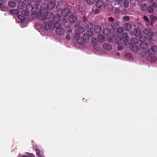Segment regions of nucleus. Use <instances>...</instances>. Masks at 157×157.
<instances>
[{"label": "nucleus", "instance_id": "obj_1", "mask_svg": "<svg viewBox=\"0 0 157 157\" xmlns=\"http://www.w3.org/2000/svg\"><path fill=\"white\" fill-rule=\"evenodd\" d=\"M60 17L59 16H55L54 17V21L49 20L47 22H44L43 24V27L45 30H48L49 28L53 29L55 26L58 24V21L60 20Z\"/></svg>", "mask_w": 157, "mask_h": 157}, {"label": "nucleus", "instance_id": "obj_2", "mask_svg": "<svg viewBox=\"0 0 157 157\" xmlns=\"http://www.w3.org/2000/svg\"><path fill=\"white\" fill-rule=\"evenodd\" d=\"M39 15L41 17L40 18L42 20L49 19L52 17L53 15L51 13H45L41 12Z\"/></svg>", "mask_w": 157, "mask_h": 157}, {"label": "nucleus", "instance_id": "obj_3", "mask_svg": "<svg viewBox=\"0 0 157 157\" xmlns=\"http://www.w3.org/2000/svg\"><path fill=\"white\" fill-rule=\"evenodd\" d=\"M87 36V35L84 34L83 37H79L77 39V42L80 44H85L88 40V37L87 38H85Z\"/></svg>", "mask_w": 157, "mask_h": 157}, {"label": "nucleus", "instance_id": "obj_4", "mask_svg": "<svg viewBox=\"0 0 157 157\" xmlns=\"http://www.w3.org/2000/svg\"><path fill=\"white\" fill-rule=\"evenodd\" d=\"M144 32V34L148 35L146 37V38L147 40H150L152 39V36L153 35L154 33L151 32V29H145Z\"/></svg>", "mask_w": 157, "mask_h": 157}, {"label": "nucleus", "instance_id": "obj_5", "mask_svg": "<svg viewBox=\"0 0 157 157\" xmlns=\"http://www.w3.org/2000/svg\"><path fill=\"white\" fill-rule=\"evenodd\" d=\"M56 33L59 35H63L65 33L64 29L61 27V26H58L56 30Z\"/></svg>", "mask_w": 157, "mask_h": 157}, {"label": "nucleus", "instance_id": "obj_6", "mask_svg": "<svg viewBox=\"0 0 157 157\" xmlns=\"http://www.w3.org/2000/svg\"><path fill=\"white\" fill-rule=\"evenodd\" d=\"M28 8H30V9H28V11L24 10L21 11V13L23 14L26 16L28 15L29 14V11L33 9L32 6L30 5H29L26 6V9H27Z\"/></svg>", "mask_w": 157, "mask_h": 157}, {"label": "nucleus", "instance_id": "obj_7", "mask_svg": "<svg viewBox=\"0 0 157 157\" xmlns=\"http://www.w3.org/2000/svg\"><path fill=\"white\" fill-rule=\"evenodd\" d=\"M55 0H51L48 3L47 7L49 9H52L55 6Z\"/></svg>", "mask_w": 157, "mask_h": 157}, {"label": "nucleus", "instance_id": "obj_8", "mask_svg": "<svg viewBox=\"0 0 157 157\" xmlns=\"http://www.w3.org/2000/svg\"><path fill=\"white\" fill-rule=\"evenodd\" d=\"M130 34L131 36H134L135 35L136 36H139L141 34L140 32L139 29L137 28L134 29L133 33L131 32Z\"/></svg>", "mask_w": 157, "mask_h": 157}, {"label": "nucleus", "instance_id": "obj_9", "mask_svg": "<svg viewBox=\"0 0 157 157\" xmlns=\"http://www.w3.org/2000/svg\"><path fill=\"white\" fill-rule=\"evenodd\" d=\"M20 10H18L17 9H13L10 11V14L15 15H18L20 13Z\"/></svg>", "mask_w": 157, "mask_h": 157}, {"label": "nucleus", "instance_id": "obj_10", "mask_svg": "<svg viewBox=\"0 0 157 157\" xmlns=\"http://www.w3.org/2000/svg\"><path fill=\"white\" fill-rule=\"evenodd\" d=\"M103 48L106 50H109L111 48V46L108 43H104L102 44Z\"/></svg>", "mask_w": 157, "mask_h": 157}, {"label": "nucleus", "instance_id": "obj_11", "mask_svg": "<svg viewBox=\"0 0 157 157\" xmlns=\"http://www.w3.org/2000/svg\"><path fill=\"white\" fill-rule=\"evenodd\" d=\"M97 39L98 41L100 43L104 41L105 40V38L104 36L99 35L98 36Z\"/></svg>", "mask_w": 157, "mask_h": 157}, {"label": "nucleus", "instance_id": "obj_12", "mask_svg": "<svg viewBox=\"0 0 157 157\" xmlns=\"http://www.w3.org/2000/svg\"><path fill=\"white\" fill-rule=\"evenodd\" d=\"M70 12L69 10L68 9H66L63 10L62 11V14L64 17L67 16L68 13Z\"/></svg>", "mask_w": 157, "mask_h": 157}, {"label": "nucleus", "instance_id": "obj_13", "mask_svg": "<svg viewBox=\"0 0 157 157\" xmlns=\"http://www.w3.org/2000/svg\"><path fill=\"white\" fill-rule=\"evenodd\" d=\"M132 27V25L129 23H127L124 26V28L125 30H130Z\"/></svg>", "mask_w": 157, "mask_h": 157}, {"label": "nucleus", "instance_id": "obj_14", "mask_svg": "<svg viewBox=\"0 0 157 157\" xmlns=\"http://www.w3.org/2000/svg\"><path fill=\"white\" fill-rule=\"evenodd\" d=\"M104 3L102 1L100 0L99 1L97 2L96 3V5L97 7L98 8H100L103 6Z\"/></svg>", "mask_w": 157, "mask_h": 157}, {"label": "nucleus", "instance_id": "obj_15", "mask_svg": "<svg viewBox=\"0 0 157 157\" xmlns=\"http://www.w3.org/2000/svg\"><path fill=\"white\" fill-rule=\"evenodd\" d=\"M69 22L71 23L75 22L77 20L76 17L74 16H71L69 18Z\"/></svg>", "mask_w": 157, "mask_h": 157}, {"label": "nucleus", "instance_id": "obj_16", "mask_svg": "<svg viewBox=\"0 0 157 157\" xmlns=\"http://www.w3.org/2000/svg\"><path fill=\"white\" fill-rule=\"evenodd\" d=\"M123 40L125 42V44L127 45L128 44V38L126 34L124 35Z\"/></svg>", "mask_w": 157, "mask_h": 157}, {"label": "nucleus", "instance_id": "obj_17", "mask_svg": "<svg viewBox=\"0 0 157 157\" xmlns=\"http://www.w3.org/2000/svg\"><path fill=\"white\" fill-rule=\"evenodd\" d=\"M94 31L97 33H100L101 31V29L98 25L95 26L94 28Z\"/></svg>", "mask_w": 157, "mask_h": 157}, {"label": "nucleus", "instance_id": "obj_18", "mask_svg": "<svg viewBox=\"0 0 157 157\" xmlns=\"http://www.w3.org/2000/svg\"><path fill=\"white\" fill-rule=\"evenodd\" d=\"M105 35H108L110 34V31L107 28H104L102 32Z\"/></svg>", "mask_w": 157, "mask_h": 157}, {"label": "nucleus", "instance_id": "obj_19", "mask_svg": "<svg viewBox=\"0 0 157 157\" xmlns=\"http://www.w3.org/2000/svg\"><path fill=\"white\" fill-rule=\"evenodd\" d=\"M144 20H145L146 21V24L147 25L151 26L152 25L153 23L149 21V20L148 19V18L146 16H144Z\"/></svg>", "mask_w": 157, "mask_h": 157}, {"label": "nucleus", "instance_id": "obj_20", "mask_svg": "<svg viewBox=\"0 0 157 157\" xmlns=\"http://www.w3.org/2000/svg\"><path fill=\"white\" fill-rule=\"evenodd\" d=\"M111 25L113 29H117L119 27L118 24L116 22L112 23Z\"/></svg>", "mask_w": 157, "mask_h": 157}, {"label": "nucleus", "instance_id": "obj_21", "mask_svg": "<svg viewBox=\"0 0 157 157\" xmlns=\"http://www.w3.org/2000/svg\"><path fill=\"white\" fill-rule=\"evenodd\" d=\"M0 9L3 11H6L8 10V8L3 5L2 4H0Z\"/></svg>", "mask_w": 157, "mask_h": 157}, {"label": "nucleus", "instance_id": "obj_22", "mask_svg": "<svg viewBox=\"0 0 157 157\" xmlns=\"http://www.w3.org/2000/svg\"><path fill=\"white\" fill-rule=\"evenodd\" d=\"M9 6L11 8H13L16 6V4L13 2H10L8 3Z\"/></svg>", "mask_w": 157, "mask_h": 157}, {"label": "nucleus", "instance_id": "obj_23", "mask_svg": "<svg viewBox=\"0 0 157 157\" xmlns=\"http://www.w3.org/2000/svg\"><path fill=\"white\" fill-rule=\"evenodd\" d=\"M140 47L142 48L146 49L148 47L147 45L144 42H142L140 44Z\"/></svg>", "mask_w": 157, "mask_h": 157}, {"label": "nucleus", "instance_id": "obj_24", "mask_svg": "<svg viewBox=\"0 0 157 157\" xmlns=\"http://www.w3.org/2000/svg\"><path fill=\"white\" fill-rule=\"evenodd\" d=\"M131 49L133 52H136L138 50V48L136 46L134 45L131 46Z\"/></svg>", "mask_w": 157, "mask_h": 157}, {"label": "nucleus", "instance_id": "obj_25", "mask_svg": "<svg viewBox=\"0 0 157 157\" xmlns=\"http://www.w3.org/2000/svg\"><path fill=\"white\" fill-rule=\"evenodd\" d=\"M25 6V5L21 2H19L18 5L17 7L19 9H21Z\"/></svg>", "mask_w": 157, "mask_h": 157}, {"label": "nucleus", "instance_id": "obj_26", "mask_svg": "<svg viewBox=\"0 0 157 157\" xmlns=\"http://www.w3.org/2000/svg\"><path fill=\"white\" fill-rule=\"evenodd\" d=\"M150 20L151 21L152 23V21H155L157 19V17L154 15H151L150 17Z\"/></svg>", "mask_w": 157, "mask_h": 157}, {"label": "nucleus", "instance_id": "obj_27", "mask_svg": "<svg viewBox=\"0 0 157 157\" xmlns=\"http://www.w3.org/2000/svg\"><path fill=\"white\" fill-rule=\"evenodd\" d=\"M147 11L150 13H152L154 11V10L152 8L151 6H148L147 8Z\"/></svg>", "mask_w": 157, "mask_h": 157}, {"label": "nucleus", "instance_id": "obj_28", "mask_svg": "<svg viewBox=\"0 0 157 157\" xmlns=\"http://www.w3.org/2000/svg\"><path fill=\"white\" fill-rule=\"evenodd\" d=\"M146 4H143L140 6V8L141 10L143 11H144L145 10L146 8Z\"/></svg>", "mask_w": 157, "mask_h": 157}, {"label": "nucleus", "instance_id": "obj_29", "mask_svg": "<svg viewBox=\"0 0 157 157\" xmlns=\"http://www.w3.org/2000/svg\"><path fill=\"white\" fill-rule=\"evenodd\" d=\"M92 43L94 46H96L97 44V42L95 38H93L91 39Z\"/></svg>", "mask_w": 157, "mask_h": 157}, {"label": "nucleus", "instance_id": "obj_30", "mask_svg": "<svg viewBox=\"0 0 157 157\" xmlns=\"http://www.w3.org/2000/svg\"><path fill=\"white\" fill-rule=\"evenodd\" d=\"M149 60L151 62H156L157 61V59L155 57H152L151 56L150 57Z\"/></svg>", "mask_w": 157, "mask_h": 157}, {"label": "nucleus", "instance_id": "obj_31", "mask_svg": "<svg viewBox=\"0 0 157 157\" xmlns=\"http://www.w3.org/2000/svg\"><path fill=\"white\" fill-rule=\"evenodd\" d=\"M139 40L140 41L142 42H144L146 40V38L144 36H141L139 38Z\"/></svg>", "mask_w": 157, "mask_h": 157}, {"label": "nucleus", "instance_id": "obj_32", "mask_svg": "<svg viewBox=\"0 0 157 157\" xmlns=\"http://www.w3.org/2000/svg\"><path fill=\"white\" fill-rule=\"evenodd\" d=\"M124 6L125 8H127L129 6L128 2L127 1L125 0L124 2Z\"/></svg>", "mask_w": 157, "mask_h": 157}, {"label": "nucleus", "instance_id": "obj_33", "mask_svg": "<svg viewBox=\"0 0 157 157\" xmlns=\"http://www.w3.org/2000/svg\"><path fill=\"white\" fill-rule=\"evenodd\" d=\"M151 50L153 52H155L157 51V47L155 46H153L151 47Z\"/></svg>", "mask_w": 157, "mask_h": 157}, {"label": "nucleus", "instance_id": "obj_34", "mask_svg": "<svg viewBox=\"0 0 157 157\" xmlns=\"http://www.w3.org/2000/svg\"><path fill=\"white\" fill-rule=\"evenodd\" d=\"M18 18L21 21H23L24 20V16H22L21 15H19L17 16Z\"/></svg>", "mask_w": 157, "mask_h": 157}, {"label": "nucleus", "instance_id": "obj_35", "mask_svg": "<svg viewBox=\"0 0 157 157\" xmlns=\"http://www.w3.org/2000/svg\"><path fill=\"white\" fill-rule=\"evenodd\" d=\"M132 41L134 42V43H137L138 42V40L136 38H133L132 39Z\"/></svg>", "mask_w": 157, "mask_h": 157}, {"label": "nucleus", "instance_id": "obj_36", "mask_svg": "<svg viewBox=\"0 0 157 157\" xmlns=\"http://www.w3.org/2000/svg\"><path fill=\"white\" fill-rule=\"evenodd\" d=\"M123 19L124 21H128L130 19V17L128 16H125L123 17Z\"/></svg>", "mask_w": 157, "mask_h": 157}, {"label": "nucleus", "instance_id": "obj_37", "mask_svg": "<svg viewBox=\"0 0 157 157\" xmlns=\"http://www.w3.org/2000/svg\"><path fill=\"white\" fill-rule=\"evenodd\" d=\"M152 6L155 8L157 6V4L155 2H153L152 3Z\"/></svg>", "mask_w": 157, "mask_h": 157}, {"label": "nucleus", "instance_id": "obj_38", "mask_svg": "<svg viewBox=\"0 0 157 157\" xmlns=\"http://www.w3.org/2000/svg\"><path fill=\"white\" fill-rule=\"evenodd\" d=\"M119 40H120V41H118V39H117V41H116L117 44H121L122 43V39L121 38V39H120Z\"/></svg>", "mask_w": 157, "mask_h": 157}, {"label": "nucleus", "instance_id": "obj_39", "mask_svg": "<svg viewBox=\"0 0 157 157\" xmlns=\"http://www.w3.org/2000/svg\"><path fill=\"white\" fill-rule=\"evenodd\" d=\"M115 11L116 13H119L120 12V10L118 8H116L115 9Z\"/></svg>", "mask_w": 157, "mask_h": 157}, {"label": "nucleus", "instance_id": "obj_40", "mask_svg": "<svg viewBox=\"0 0 157 157\" xmlns=\"http://www.w3.org/2000/svg\"><path fill=\"white\" fill-rule=\"evenodd\" d=\"M123 47L119 45V46H118V47H117V49L118 50H121L123 49Z\"/></svg>", "mask_w": 157, "mask_h": 157}, {"label": "nucleus", "instance_id": "obj_41", "mask_svg": "<svg viewBox=\"0 0 157 157\" xmlns=\"http://www.w3.org/2000/svg\"><path fill=\"white\" fill-rule=\"evenodd\" d=\"M109 22H112L114 21V19L112 17H109Z\"/></svg>", "mask_w": 157, "mask_h": 157}, {"label": "nucleus", "instance_id": "obj_42", "mask_svg": "<svg viewBox=\"0 0 157 157\" xmlns=\"http://www.w3.org/2000/svg\"><path fill=\"white\" fill-rule=\"evenodd\" d=\"M93 11L96 14L99 13V11L98 10H93Z\"/></svg>", "mask_w": 157, "mask_h": 157}, {"label": "nucleus", "instance_id": "obj_43", "mask_svg": "<svg viewBox=\"0 0 157 157\" xmlns=\"http://www.w3.org/2000/svg\"><path fill=\"white\" fill-rule=\"evenodd\" d=\"M71 33L72 30L70 29H69L67 31V33H68V34H71Z\"/></svg>", "mask_w": 157, "mask_h": 157}, {"label": "nucleus", "instance_id": "obj_44", "mask_svg": "<svg viewBox=\"0 0 157 157\" xmlns=\"http://www.w3.org/2000/svg\"><path fill=\"white\" fill-rule=\"evenodd\" d=\"M66 38L68 40H70L71 38V37L69 34H67L66 36Z\"/></svg>", "mask_w": 157, "mask_h": 157}, {"label": "nucleus", "instance_id": "obj_45", "mask_svg": "<svg viewBox=\"0 0 157 157\" xmlns=\"http://www.w3.org/2000/svg\"><path fill=\"white\" fill-rule=\"evenodd\" d=\"M21 25L22 27H24L26 26L27 25V23H25V24L24 25L23 24V23H21Z\"/></svg>", "mask_w": 157, "mask_h": 157}, {"label": "nucleus", "instance_id": "obj_46", "mask_svg": "<svg viewBox=\"0 0 157 157\" xmlns=\"http://www.w3.org/2000/svg\"><path fill=\"white\" fill-rule=\"evenodd\" d=\"M126 56L127 57V58L128 57H130L131 56V55L130 54H126Z\"/></svg>", "mask_w": 157, "mask_h": 157}, {"label": "nucleus", "instance_id": "obj_47", "mask_svg": "<svg viewBox=\"0 0 157 157\" xmlns=\"http://www.w3.org/2000/svg\"><path fill=\"white\" fill-rule=\"evenodd\" d=\"M22 157H28V156H27L25 155H23L22 156ZM29 157H35L34 155H31Z\"/></svg>", "mask_w": 157, "mask_h": 157}, {"label": "nucleus", "instance_id": "obj_48", "mask_svg": "<svg viewBox=\"0 0 157 157\" xmlns=\"http://www.w3.org/2000/svg\"><path fill=\"white\" fill-rule=\"evenodd\" d=\"M148 2H150L152 1L156 2L157 1V0H147Z\"/></svg>", "mask_w": 157, "mask_h": 157}, {"label": "nucleus", "instance_id": "obj_49", "mask_svg": "<svg viewBox=\"0 0 157 157\" xmlns=\"http://www.w3.org/2000/svg\"><path fill=\"white\" fill-rule=\"evenodd\" d=\"M89 25L90 26V29H91V28H93L92 25L91 23L89 24Z\"/></svg>", "mask_w": 157, "mask_h": 157}, {"label": "nucleus", "instance_id": "obj_50", "mask_svg": "<svg viewBox=\"0 0 157 157\" xmlns=\"http://www.w3.org/2000/svg\"><path fill=\"white\" fill-rule=\"evenodd\" d=\"M32 15H33V14H34L36 15V13L35 11H33L32 12Z\"/></svg>", "mask_w": 157, "mask_h": 157}, {"label": "nucleus", "instance_id": "obj_51", "mask_svg": "<svg viewBox=\"0 0 157 157\" xmlns=\"http://www.w3.org/2000/svg\"><path fill=\"white\" fill-rule=\"evenodd\" d=\"M36 155H37L39 156V154H40V153H39V152H36Z\"/></svg>", "mask_w": 157, "mask_h": 157}, {"label": "nucleus", "instance_id": "obj_52", "mask_svg": "<svg viewBox=\"0 0 157 157\" xmlns=\"http://www.w3.org/2000/svg\"><path fill=\"white\" fill-rule=\"evenodd\" d=\"M148 52L150 54H152V53H151V52H149V49H148Z\"/></svg>", "mask_w": 157, "mask_h": 157}, {"label": "nucleus", "instance_id": "obj_53", "mask_svg": "<svg viewBox=\"0 0 157 157\" xmlns=\"http://www.w3.org/2000/svg\"><path fill=\"white\" fill-rule=\"evenodd\" d=\"M117 56H119V53H118V52H117Z\"/></svg>", "mask_w": 157, "mask_h": 157}, {"label": "nucleus", "instance_id": "obj_54", "mask_svg": "<svg viewBox=\"0 0 157 157\" xmlns=\"http://www.w3.org/2000/svg\"><path fill=\"white\" fill-rule=\"evenodd\" d=\"M119 1V2H121L123 0H118Z\"/></svg>", "mask_w": 157, "mask_h": 157}, {"label": "nucleus", "instance_id": "obj_55", "mask_svg": "<svg viewBox=\"0 0 157 157\" xmlns=\"http://www.w3.org/2000/svg\"><path fill=\"white\" fill-rule=\"evenodd\" d=\"M81 29H82V31H83V28H81Z\"/></svg>", "mask_w": 157, "mask_h": 157}, {"label": "nucleus", "instance_id": "obj_56", "mask_svg": "<svg viewBox=\"0 0 157 157\" xmlns=\"http://www.w3.org/2000/svg\"><path fill=\"white\" fill-rule=\"evenodd\" d=\"M106 6V5H104V7H105Z\"/></svg>", "mask_w": 157, "mask_h": 157}]
</instances>
